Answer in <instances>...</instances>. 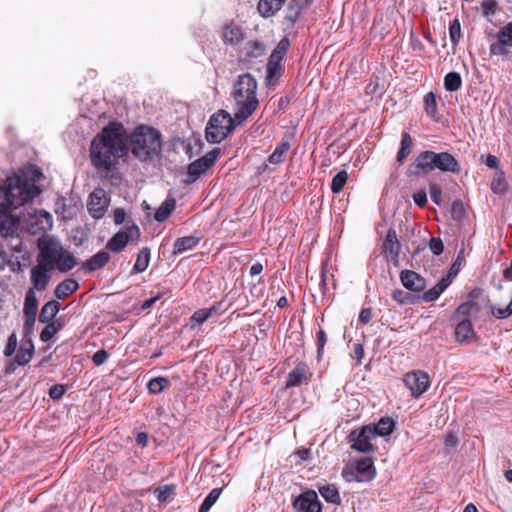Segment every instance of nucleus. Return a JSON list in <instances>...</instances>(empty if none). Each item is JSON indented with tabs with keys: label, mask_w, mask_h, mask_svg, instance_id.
<instances>
[{
	"label": "nucleus",
	"mask_w": 512,
	"mask_h": 512,
	"mask_svg": "<svg viewBox=\"0 0 512 512\" xmlns=\"http://www.w3.org/2000/svg\"><path fill=\"white\" fill-rule=\"evenodd\" d=\"M289 46H290L289 39L287 37L282 38L278 42V44L275 47V49L272 51L270 57H272L273 59L283 60L284 56L287 53V50H288Z\"/></svg>",
	"instance_id": "obj_45"
},
{
	"label": "nucleus",
	"mask_w": 512,
	"mask_h": 512,
	"mask_svg": "<svg viewBox=\"0 0 512 512\" xmlns=\"http://www.w3.org/2000/svg\"><path fill=\"white\" fill-rule=\"evenodd\" d=\"M375 438L370 426H364L361 429L353 430L349 434L351 448L361 453H371L374 446L371 441Z\"/></svg>",
	"instance_id": "obj_11"
},
{
	"label": "nucleus",
	"mask_w": 512,
	"mask_h": 512,
	"mask_svg": "<svg viewBox=\"0 0 512 512\" xmlns=\"http://www.w3.org/2000/svg\"><path fill=\"white\" fill-rule=\"evenodd\" d=\"M508 48H512V21L504 25L497 32V41L490 44L491 55L505 56Z\"/></svg>",
	"instance_id": "obj_15"
},
{
	"label": "nucleus",
	"mask_w": 512,
	"mask_h": 512,
	"mask_svg": "<svg viewBox=\"0 0 512 512\" xmlns=\"http://www.w3.org/2000/svg\"><path fill=\"white\" fill-rule=\"evenodd\" d=\"M402 285L413 292H421L426 287L425 279L412 270H403L400 272Z\"/></svg>",
	"instance_id": "obj_20"
},
{
	"label": "nucleus",
	"mask_w": 512,
	"mask_h": 512,
	"mask_svg": "<svg viewBox=\"0 0 512 512\" xmlns=\"http://www.w3.org/2000/svg\"><path fill=\"white\" fill-rule=\"evenodd\" d=\"M108 358L109 353L106 350L101 349L94 353L92 361L96 366H100L104 364L108 360Z\"/></svg>",
	"instance_id": "obj_54"
},
{
	"label": "nucleus",
	"mask_w": 512,
	"mask_h": 512,
	"mask_svg": "<svg viewBox=\"0 0 512 512\" xmlns=\"http://www.w3.org/2000/svg\"><path fill=\"white\" fill-rule=\"evenodd\" d=\"M455 335L459 342H467L474 338L475 333L469 319H463L456 325Z\"/></svg>",
	"instance_id": "obj_25"
},
{
	"label": "nucleus",
	"mask_w": 512,
	"mask_h": 512,
	"mask_svg": "<svg viewBox=\"0 0 512 512\" xmlns=\"http://www.w3.org/2000/svg\"><path fill=\"white\" fill-rule=\"evenodd\" d=\"M126 151L124 127L111 122L91 142V163L96 169L108 172Z\"/></svg>",
	"instance_id": "obj_1"
},
{
	"label": "nucleus",
	"mask_w": 512,
	"mask_h": 512,
	"mask_svg": "<svg viewBox=\"0 0 512 512\" xmlns=\"http://www.w3.org/2000/svg\"><path fill=\"white\" fill-rule=\"evenodd\" d=\"M400 247L396 231L389 229L382 245V253L385 254L389 260L396 262L398 261Z\"/></svg>",
	"instance_id": "obj_21"
},
{
	"label": "nucleus",
	"mask_w": 512,
	"mask_h": 512,
	"mask_svg": "<svg viewBox=\"0 0 512 512\" xmlns=\"http://www.w3.org/2000/svg\"><path fill=\"white\" fill-rule=\"evenodd\" d=\"M170 386V380L166 377H155L152 378L148 384L147 388L151 394H159L165 388Z\"/></svg>",
	"instance_id": "obj_39"
},
{
	"label": "nucleus",
	"mask_w": 512,
	"mask_h": 512,
	"mask_svg": "<svg viewBox=\"0 0 512 512\" xmlns=\"http://www.w3.org/2000/svg\"><path fill=\"white\" fill-rule=\"evenodd\" d=\"M16 346H17L16 336H15V334H12L9 337L8 343L4 350L5 356H11L15 352Z\"/></svg>",
	"instance_id": "obj_57"
},
{
	"label": "nucleus",
	"mask_w": 512,
	"mask_h": 512,
	"mask_svg": "<svg viewBox=\"0 0 512 512\" xmlns=\"http://www.w3.org/2000/svg\"><path fill=\"white\" fill-rule=\"evenodd\" d=\"M39 255L52 270L56 267L60 272H67L77 265L76 258L73 254L53 241L42 245Z\"/></svg>",
	"instance_id": "obj_6"
},
{
	"label": "nucleus",
	"mask_w": 512,
	"mask_h": 512,
	"mask_svg": "<svg viewBox=\"0 0 512 512\" xmlns=\"http://www.w3.org/2000/svg\"><path fill=\"white\" fill-rule=\"evenodd\" d=\"M150 262V250L147 247L142 248L137 256L136 262L133 266V272L141 273L144 272Z\"/></svg>",
	"instance_id": "obj_36"
},
{
	"label": "nucleus",
	"mask_w": 512,
	"mask_h": 512,
	"mask_svg": "<svg viewBox=\"0 0 512 512\" xmlns=\"http://www.w3.org/2000/svg\"><path fill=\"white\" fill-rule=\"evenodd\" d=\"M450 41L453 45H457L461 38V25L459 19L456 17L449 27Z\"/></svg>",
	"instance_id": "obj_48"
},
{
	"label": "nucleus",
	"mask_w": 512,
	"mask_h": 512,
	"mask_svg": "<svg viewBox=\"0 0 512 512\" xmlns=\"http://www.w3.org/2000/svg\"><path fill=\"white\" fill-rule=\"evenodd\" d=\"M413 166L423 174H428L435 169L453 174H458L461 171L458 160L452 154L448 152L436 153L430 150L419 153Z\"/></svg>",
	"instance_id": "obj_5"
},
{
	"label": "nucleus",
	"mask_w": 512,
	"mask_h": 512,
	"mask_svg": "<svg viewBox=\"0 0 512 512\" xmlns=\"http://www.w3.org/2000/svg\"><path fill=\"white\" fill-rule=\"evenodd\" d=\"M51 271L52 269H50L49 265L39 255L37 265L30 270V280L33 288L38 291L45 290L51 278Z\"/></svg>",
	"instance_id": "obj_17"
},
{
	"label": "nucleus",
	"mask_w": 512,
	"mask_h": 512,
	"mask_svg": "<svg viewBox=\"0 0 512 512\" xmlns=\"http://www.w3.org/2000/svg\"><path fill=\"white\" fill-rule=\"evenodd\" d=\"M130 146L131 152L139 160L152 159L161 151V134L154 128L139 126L130 136Z\"/></svg>",
	"instance_id": "obj_4"
},
{
	"label": "nucleus",
	"mask_w": 512,
	"mask_h": 512,
	"mask_svg": "<svg viewBox=\"0 0 512 512\" xmlns=\"http://www.w3.org/2000/svg\"><path fill=\"white\" fill-rule=\"evenodd\" d=\"M257 81L249 73L239 75L233 85L232 97L235 101V119L238 124H242L257 109L259 101L257 99Z\"/></svg>",
	"instance_id": "obj_3"
},
{
	"label": "nucleus",
	"mask_w": 512,
	"mask_h": 512,
	"mask_svg": "<svg viewBox=\"0 0 512 512\" xmlns=\"http://www.w3.org/2000/svg\"><path fill=\"white\" fill-rule=\"evenodd\" d=\"M176 201L173 198L166 199L156 210L154 218L158 222L165 221L174 211Z\"/></svg>",
	"instance_id": "obj_32"
},
{
	"label": "nucleus",
	"mask_w": 512,
	"mask_h": 512,
	"mask_svg": "<svg viewBox=\"0 0 512 512\" xmlns=\"http://www.w3.org/2000/svg\"><path fill=\"white\" fill-rule=\"evenodd\" d=\"M263 271V265L260 262L254 263L250 268V275L256 276L259 275Z\"/></svg>",
	"instance_id": "obj_64"
},
{
	"label": "nucleus",
	"mask_w": 512,
	"mask_h": 512,
	"mask_svg": "<svg viewBox=\"0 0 512 512\" xmlns=\"http://www.w3.org/2000/svg\"><path fill=\"white\" fill-rule=\"evenodd\" d=\"M462 86V79L459 73L449 72L444 77V87L449 92L457 91Z\"/></svg>",
	"instance_id": "obj_38"
},
{
	"label": "nucleus",
	"mask_w": 512,
	"mask_h": 512,
	"mask_svg": "<svg viewBox=\"0 0 512 512\" xmlns=\"http://www.w3.org/2000/svg\"><path fill=\"white\" fill-rule=\"evenodd\" d=\"M140 237V229L136 224L126 227L124 230L117 232L107 242L106 249L118 253L122 251L129 241L138 240Z\"/></svg>",
	"instance_id": "obj_10"
},
{
	"label": "nucleus",
	"mask_w": 512,
	"mask_h": 512,
	"mask_svg": "<svg viewBox=\"0 0 512 512\" xmlns=\"http://www.w3.org/2000/svg\"><path fill=\"white\" fill-rule=\"evenodd\" d=\"M346 481L369 482L376 475V469L370 458H363L354 464H350L342 471Z\"/></svg>",
	"instance_id": "obj_9"
},
{
	"label": "nucleus",
	"mask_w": 512,
	"mask_h": 512,
	"mask_svg": "<svg viewBox=\"0 0 512 512\" xmlns=\"http://www.w3.org/2000/svg\"><path fill=\"white\" fill-rule=\"evenodd\" d=\"M110 260V255L107 251H99L95 255L91 256L89 259H87L83 265L82 268L88 272H94L103 266H105Z\"/></svg>",
	"instance_id": "obj_23"
},
{
	"label": "nucleus",
	"mask_w": 512,
	"mask_h": 512,
	"mask_svg": "<svg viewBox=\"0 0 512 512\" xmlns=\"http://www.w3.org/2000/svg\"><path fill=\"white\" fill-rule=\"evenodd\" d=\"M326 334L323 330H319L317 333V346H318V353L323 349L325 343H326Z\"/></svg>",
	"instance_id": "obj_60"
},
{
	"label": "nucleus",
	"mask_w": 512,
	"mask_h": 512,
	"mask_svg": "<svg viewBox=\"0 0 512 512\" xmlns=\"http://www.w3.org/2000/svg\"><path fill=\"white\" fill-rule=\"evenodd\" d=\"M222 493V488H214L206 496L202 505L200 506L199 512H208L211 507L216 503Z\"/></svg>",
	"instance_id": "obj_41"
},
{
	"label": "nucleus",
	"mask_w": 512,
	"mask_h": 512,
	"mask_svg": "<svg viewBox=\"0 0 512 512\" xmlns=\"http://www.w3.org/2000/svg\"><path fill=\"white\" fill-rule=\"evenodd\" d=\"M458 444V438L454 433H448L444 439V445L446 448H455Z\"/></svg>",
	"instance_id": "obj_58"
},
{
	"label": "nucleus",
	"mask_w": 512,
	"mask_h": 512,
	"mask_svg": "<svg viewBox=\"0 0 512 512\" xmlns=\"http://www.w3.org/2000/svg\"><path fill=\"white\" fill-rule=\"evenodd\" d=\"M201 237L198 235H190L176 239L174 242V254H181L193 249L200 243Z\"/></svg>",
	"instance_id": "obj_24"
},
{
	"label": "nucleus",
	"mask_w": 512,
	"mask_h": 512,
	"mask_svg": "<svg viewBox=\"0 0 512 512\" xmlns=\"http://www.w3.org/2000/svg\"><path fill=\"white\" fill-rule=\"evenodd\" d=\"M370 429H372V432L375 436H388L393 432V429L395 427L394 421L389 417H383L381 418L377 424L375 425H369Z\"/></svg>",
	"instance_id": "obj_28"
},
{
	"label": "nucleus",
	"mask_w": 512,
	"mask_h": 512,
	"mask_svg": "<svg viewBox=\"0 0 512 512\" xmlns=\"http://www.w3.org/2000/svg\"><path fill=\"white\" fill-rule=\"evenodd\" d=\"M301 10L302 6L300 2L297 0H292L288 5L285 19L291 24L295 23L300 16Z\"/></svg>",
	"instance_id": "obj_43"
},
{
	"label": "nucleus",
	"mask_w": 512,
	"mask_h": 512,
	"mask_svg": "<svg viewBox=\"0 0 512 512\" xmlns=\"http://www.w3.org/2000/svg\"><path fill=\"white\" fill-rule=\"evenodd\" d=\"M41 170L35 165L24 166L18 173L8 176L5 187L0 186V204L17 209L31 202L40 194L37 183L42 178Z\"/></svg>",
	"instance_id": "obj_2"
},
{
	"label": "nucleus",
	"mask_w": 512,
	"mask_h": 512,
	"mask_svg": "<svg viewBox=\"0 0 512 512\" xmlns=\"http://www.w3.org/2000/svg\"><path fill=\"white\" fill-rule=\"evenodd\" d=\"M38 311V300L36 298L35 292L33 289H29L25 296L24 301V316H29L30 318L33 317V315H37Z\"/></svg>",
	"instance_id": "obj_34"
},
{
	"label": "nucleus",
	"mask_w": 512,
	"mask_h": 512,
	"mask_svg": "<svg viewBox=\"0 0 512 512\" xmlns=\"http://www.w3.org/2000/svg\"><path fill=\"white\" fill-rule=\"evenodd\" d=\"M451 284V273L443 277L434 287L424 292L421 300L424 302H432L440 297L445 289Z\"/></svg>",
	"instance_id": "obj_22"
},
{
	"label": "nucleus",
	"mask_w": 512,
	"mask_h": 512,
	"mask_svg": "<svg viewBox=\"0 0 512 512\" xmlns=\"http://www.w3.org/2000/svg\"><path fill=\"white\" fill-rule=\"evenodd\" d=\"M412 145L411 136L408 133H404L401 140V147L397 154V161L399 163H402L411 153Z\"/></svg>",
	"instance_id": "obj_40"
},
{
	"label": "nucleus",
	"mask_w": 512,
	"mask_h": 512,
	"mask_svg": "<svg viewBox=\"0 0 512 512\" xmlns=\"http://www.w3.org/2000/svg\"><path fill=\"white\" fill-rule=\"evenodd\" d=\"M33 354L34 346L32 342L28 341L20 346L16 353L15 360L20 366H25L31 361Z\"/></svg>",
	"instance_id": "obj_31"
},
{
	"label": "nucleus",
	"mask_w": 512,
	"mask_h": 512,
	"mask_svg": "<svg viewBox=\"0 0 512 512\" xmlns=\"http://www.w3.org/2000/svg\"><path fill=\"white\" fill-rule=\"evenodd\" d=\"M173 487L169 485L161 486L158 489H156L157 499L160 502L166 501L170 495L172 494Z\"/></svg>",
	"instance_id": "obj_52"
},
{
	"label": "nucleus",
	"mask_w": 512,
	"mask_h": 512,
	"mask_svg": "<svg viewBox=\"0 0 512 512\" xmlns=\"http://www.w3.org/2000/svg\"><path fill=\"white\" fill-rule=\"evenodd\" d=\"M110 198L102 188L95 189L89 196L87 204L90 215L95 219H101L109 206Z\"/></svg>",
	"instance_id": "obj_14"
},
{
	"label": "nucleus",
	"mask_w": 512,
	"mask_h": 512,
	"mask_svg": "<svg viewBox=\"0 0 512 512\" xmlns=\"http://www.w3.org/2000/svg\"><path fill=\"white\" fill-rule=\"evenodd\" d=\"M219 154V149H213L203 157L190 163L187 168V174L189 176L188 182H194L198 177L211 168L215 164Z\"/></svg>",
	"instance_id": "obj_12"
},
{
	"label": "nucleus",
	"mask_w": 512,
	"mask_h": 512,
	"mask_svg": "<svg viewBox=\"0 0 512 512\" xmlns=\"http://www.w3.org/2000/svg\"><path fill=\"white\" fill-rule=\"evenodd\" d=\"M320 495L331 504H340L341 498L337 487L333 484H326L319 487Z\"/></svg>",
	"instance_id": "obj_33"
},
{
	"label": "nucleus",
	"mask_w": 512,
	"mask_h": 512,
	"mask_svg": "<svg viewBox=\"0 0 512 512\" xmlns=\"http://www.w3.org/2000/svg\"><path fill=\"white\" fill-rule=\"evenodd\" d=\"M491 189L496 194H504L507 191L508 184L502 174L493 179Z\"/></svg>",
	"instance_id": "obj_49"
},
{
	"label": "nucleus",
	"mask_w": 512,
	"mask_h": 512,
	"mask_svg": "<svg viewBox=\"0 0 512 512\" xmlns=\"http://www.w3.org/2000/svg\"><path fill=\"white\" fill-rule=\"evenodd\" d=\"M65 391H66V388H65L64 385L56 384V385H53L49 389V396L53 400H59V399H61L63 397Z\"/></svg>",
	"instance_id": "obj_51"
},
{
	"label": "nucleus",
	"mask_w": 512,
	"mask_h": 512,
	"mask_svg": "<svg viewBox=\"0 0 512 512\" xmlns=\"http://www.w3.org/2000/svg\"><path fill=\"white\" fill-rule=\"evenodd\" d=\"M235 125H239L234 117L220 110L211 116L206 127V138L211 143H220L229 133L232 132Z\"/></svg>",
	"instance_id": "obj_7"
},
{
	"label": "nucleus",
	"mask_w": 512,
	"mask_h": 512,
	"mask_svg": "<svg viewBox=\"0 0 512 512\" xmlns=\"http://www.w3.org/2000/svg\"><path fill=\"white\" fill-rule=\"evenodd\" d=\"M21 216L25 229L33 235L42 234L52 227V215L45 210L32 207L25 209Z\"/></svg>",
	"instance_id": "obj_8"
},
{
	"label": "nucleus",
	"mask_w": 512,
	"mask_h": 512,
	"mask_svg": "<svg viewBox=\"0 0 512 512\" xmlns=\"http://www.w3.org/2000/svg\"><path fill=\"white\" fill-rule=\"evenodd\" d=\"M312 371L305 362H299L288 373L286 377L285 387L292 388L300 385H307L312 379Z\"/></svg>",
	"instance_id": "obj_18"
},
{
	"label": "nucleus",
	"mask_w": 512,
	"mask_h": 512,
	"mask_svg": "<svg viewBox=\"0 0 512 512\" xmlns=\"http://www.w3.org/2000/svg\"><path fill=\"white\" fill-rule=\"evenodd\" d=\"M414 203L419 207H424L427 203V194L424 190H419L413 195Z\"/></svg>",
	"instance_id": "obj_56"
},
{
	"label": "nucleus",
	"mask_w": 512,
	"mask_h": 512,
	"mask_svg": "<svg viewBox=\"0 0 512 512\" xmlns=\"http://www.w3.org/2000/svg\"><path fill=\"white\" fill-rule=\"evenodd\" d=\"M430 250L434 255H440L443 252L444 245L440 238L432 237L429 242Z\"/></svg>",
	"instance_id": "obj_53"
},
{
	"label": "nucleus",
	"mask_w": 512,
	"mask_h": 512,
	"mask_svg": "<svg viewBox=\"0 0 512 512\" xmlns=\"http://www.w3.org/2000/svg\"><path fill=\"white\" fill-rule=\"evenodd\" d=\"M486 165L491 169H497L499 167V160L494 155H488L486 158Z\"/></svg>",
	"instance_id": "obj_62"
},
{
	"label": "nucleus",
	"mask_w": 512,
	"mask_h": 512,
	"mask_svg": "<svg viewBox=\"0 0 512 512\" xmlns=\"http://www.w3.org/2000/svg\"><path fill=\"white\" fill-rule=\"evenodd\" d=\"M294 512H322V505L314 490L301 493L293 501Z\"/></svg>",
	"instance_id": "obj_16"
},
{
	"label": "nucleus",
	"mask_w": 512,
	"mask_h": 512,
	"mask_svg": "<svg viewBox=\"0 0 512 512\" xmlns=\"http://www.w3.org/2000/svg\"><path fill=\"white\" fill-rule=\"evenodd\" d=\"M372 313L370 309H363L359 315V321L363 324L369 323L371 320Z\"/></svg>",
	"instance_id": "obj_61"
},
{
	"label": "nucleus",
	"mask_w": 512,
	"mask_h": 512,
	"mask_svg": "<svg viewBox=\"0 0 512 512\" xmlns=\"http://www.w3.org/2000/svg\"><path fill=\"white\" fill-rule=\"evenodd\" d=\"M126 213L122 208L114 210V222L117 225L122 224L125 221Z\"/></svg>",
	"instance_id": "obj_59"
},
{
	"label": "nucleus",
	"mask_w": 512,
	"mask_h": 512,
	"mask_svg": "<svg viewBox=\"0 0 512 512\" xmlns=\"http://www.w3.org/2000/svg\"><path fill=\"white\" fill-rule=\"evenodd\" d=\"M57 329L54 324L47 325L40 333V339L43 342H48L56 333Z\"/></svg>",
	"instance_id": "obj_55"
},
{
	"label": "nucleus",
	"mask_w": 512,
	"mask_h": 512,
	"mask_svg": "<svg viewBox=\"0 0 512 512\" xmlns=\"http://www.w3.org/2000/svg\"><path fill=\"white\" fill-rule=\"evenodd\" d=\"M216 311H217V309L215 306H212L210 308L199 309L193 313L191 320L196 322L197 324H203L214 313H216Z\"/></svg>",
	"instance_id": "obj_44"
},
{
	"label": "nucleus",
	"mask_w": 512,
	"mask_h": 512,
	"mask_svg": "<svg viewBox=\"0 0 512 512\" xmlns=\"http://www.w3.org/2000/svg\"><path fill=\"white\" fill-rule=\"evenodd\" d=\"M429 193L433 203L436 205H441L442 203V189L440 185L435 182L430 183L429 185Z\"/></svg>",
	"instance_id": "obj_50"
},
{
	"label": "nucleus",
	"mask_w": 512,
	"mask_h": 512,
	"mask_svg": "<svg viewBox=\"0 0 512 512\" xmlns=\"http://www.w3.org/2000/svg\"><path fill=\"white\" fill-rule=\"evenodd\" d=\"M282 2L278 0H259L258 11L264 17L274 15L282 6Z\"/></svg>",
	"instance_id": "obj_35"
},
{
	"label": "nucleus",
	"mask_w": 512,
	"mask_h": 512,
	"mask_svg": "<svg viewBox=\"0 0 512 512\" xmlns=\"http://www.w3.org/2000/svg\"><path fill=\"white\" fill-rule=\"evenodd\" d=\"M78 288L79 284L76 280L66 279L56 286L54 295L56 299H64L76 292Z\"/></svg>",
	"instance_id": "obj_26"
},
{
	"label": "nucleus",
	"mask_w": 512,
	"mask_h": 512,
	"mask_svg": "<svg viewBox=\"0 0 512 512\" xmlns=\"http://www.w3.org/2000/svg\"><path fill=\"white\" fill-rule=\"evenodd\" d=\"M13 208L0 204V234L13 236L20 224V217L12 213Z\"/></svg>",
	"instance_id": "obj_19"
},
{
	"label": "nucleus",
	"mask_w": 512,
	"mask_h": 512,
	"mask_svg": "<svg viewBox=\"0 0 512 512\" xmlns=\"http://www.w3.org/2000/svg\"><path fill=\"white\" fill-rule=\"evenodd\" d=\"M403 382L415 398L421 396L429 387L430 380L426 372L416 370L404 375Z\"/></svg>",
	"instance_id": "obj_13"
},
{
	"label": "nucleus",
	"mask_w": 512,
	"mask_h": 512,
	"mask_svg": "<svg viewBox=\"0 0 512 512\" xmlns=\"http://www.w3.org/2000/svg\"><path fill=\"white\" fill-rule=\"evenodd\" d=\"M424 108L427 115L430 118H435L437 114V103L435 95L432 92H429L424 97Z\"/></svg>",
	"instance_id": "obj_46"
},
{
	"label": "nucleus",
	"mask_w": 512,
	"mask_h": 512,
	"mask_svg": "<svg viewBox=\"0 0 512 512\" xmlns=\"http://www.w3.org/2000/svg\"><path fill=\"white\" fill-rule=\"evenodd\" d=\"M147 442H148V436L146 433L140 432L137 434V437H136L137 445H139L141 447H145L147 445Z\"/></svg>",
	"instance_id": "obj_63"
},
{
	"label": "nucleus",
	"mask_w": 512,
	"mask_h": 512,
	"mask_svg": "<svg viewBox=\"0 0 512 512\" xmlns=\"http://www.w3.org/2000/svg\"><path fill=\"white\" fill-rule=\"evenodd\" d=\"M223 37L225 42L236 45L243 41L244 33L239 26L230 24L225 27Z\"/></svg>",
	"instance_id": "obj_30"
},
{
	"label": "nucleus",
	"mask_w": 512,
	"mask_h": 512,
	"mask_svg": "<svg viewBox=\"0 0 512 512\" xmlns=\"http://www.w3.org/2000/svg\"><path fill=\"white\" fill-rule=\"evenodd\" d=\"M348 179V174L346 170L339 171L332 179L331 182V190L334 194L340 193Z\"/></svg>",
	"instance_id": "obj_42"
},
{
	"label": "nucleus",
	"mask_w": 512,
	"mask_h": 512,
	"mask_svg": "<svg viewBox=\"0 0 512 512\" xmlns=\"http://www.w3.org/2000/svg\"><path fill=\"white\" fill-rule=\"evenodd\" d=\"M282 60L279 59H273L272 57H269L268 63H267V79L269 82H272L274 80H277L282 73Z\"/></svg>",
	"instance_id": "obj_37"
},
{
	"label": "nucleus",
	"mask_w": 512,
	"mask_h": 512,
	"mask_svg": "<svg viewBox=\"0 0 512 512\" xmlns=\"http://www.w3.org/2000/svg\"><path fill=\"white\" fill-rule=\"evenodd\" d=\"M60 310V304L57 300H50L44 304L39 315L41 323H49L55 318Z\"/></svg>",
	"instance_id": "obj_29"
},
{
	"label": "nucleus",
	"mask_w": 512,
	"mask_h": 512,
	"mask_svg": "<svg viewBox=\"0 0 512 512\" xmlns=\"http://www.w3.org/2000/svg\"><path fill=\"white\" fill-rule=\"evenodd\" d=\"M290 142L282 139L277 143L273 153L268 157V162L273 165H279L285 160V155L290 150Z\"/></svg>",
	"instance_id": "obj_27"
},
{
	"label": "nucleus",
	"mask_w": 512,
	"mask_h": 512,
	"mask_svg": "<svg viewBox=\"0 0 512 512\" xmlns=\"http://www.w3.org/2000/svg\"><path fill=\"white\" fill-rule=\"evenodd\" d=\"M478 305L473 301H466L462 303L456 310V315H460L465 317L464 319H468L472 313L478 311Z\"/></svg>",
	"instance_id": "obj_47"
}]
</instances>
